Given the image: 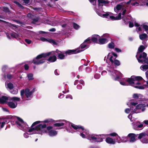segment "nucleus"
<instances>
[{
    "label": "nucleus",
    "mask_w": 148,
    "mask_h": 148,
    "mask_svg": "<svg viewBox=\"0 0 148 148\" xmlns=\"http://www.w3.org/2000/svg\"><path fill=\"white\" fill-rule=\"evenodd\" d=\"M17 120L16 121L15 123L17 127L21 130L27 132L23 135L25 138L29 137V135L34 134L42 135L47 132V130L45 129L46 127V124H39L34 128H29L28 125L22 119L18 117H17Z\"/></svg>",
    "instance_id": "obj_1"
},
{
    "label": "nucleus",
    "mask_w": 148,
    "mask_h": 148,
    "mask_svg": "<svg viewBox=\"0 0 148 148\" xmlns=\"http://www.w3.org/2000/svg\"><path fill=\"white\" fill-rule=\"evenodd\" d=\"M143 79L140 76H132L130 78H124L120 82V84L123 86L128 85L127 82L130 85L133 86L135 88L139 89H144V87L142 86L141 83L139 82Z\"/></svg>",
    "instance_id": "obj_2"
},
{
    "label": "nucleus",
    "mask_w": 148,
    "mask_h": 148,
    "mask_svg": "<svg viewBox=\"0 0 148 148\" xmlns=\"http://www.w3.org/2000/svg\"><path fill=\"white\" fill-rule=\"evenodd\" d=\"M70 126L75 130H78L81 133L80 136L83 138H86L89 140V138H90V136L92 134H90L88 130H85L84 128L79 125H77L73 123H70Z\"/></svg>",
    "instance_id": "obj_3"
},
{
    "label": "nucleus",
    "mask_w": 148,
    "mask_h": 148,
    "mask_svg": "<svg viewBox=\"0 0 148 148\" xmlns=\"http://www.w3.org/2000/svg\"><path fill=\"white\" fill-rule=\"evenodd\" d=\"M102 9L100 8L99 10L98 9L96 10V12L101 17L107 18L109 17L111 19L114 20H119L121 18V13H119L117 16L115 17L112 16V14L111 12H106L105 14H104V12L101 10Z\"/></svg>",
    "instance_id": "obj_4"
},
{
    "label": "nucleus",
    "mask_w": 148,
    "mask_h": 148,
    "mask_svg": "<svg viewBox=\"0 0 148 148\" xmlns=\"http://www.w3.org/2000/svg\"><path fill=\"white\" fill-rule=\"evenodd\" d=\"M145 47L141 45L138 49V51L136 56L137 59L139 63H144L148 64V58H147V54L145 52H143L142 54H140L139 57L138 56L139 53L141 52L145 49Z\"/></svg>",
    "instance_id": "obj_5"
},
{
    "label": "nucleus",
    "mask_w": 148,
    "mask_h": 148,
    "mask_svg": "<svg viewBox=\"0 0 148 148\" xmlns=\"http://www.w3.org/2000/svg\"><path fill=\"white\" fill-rule=\"evenodd\" d=\"M51 53L53 54L54 53V52H50L38 55L36 58L33 59V62L34 63L38 65L43 63L45 61L44 58L47 56H49Z\"/></svg>",
    "instance_id": "obj_6"
},
{
    "label": "nucleus",
    "mask_w": 148,
    "mask_h": 148,
    "mask_svg": "<svg viewBox=\"0 0 148 148\" xmlns=\"http://www.w3.org/2000/svg\"><path fill=\"white\" fill-rule=\"evenodd\" d=\"M107 70L109 72L110 75L112 79L115 80H117L119 79L120 77H122V74L119 71L108 66Z\"/></svg>",
    "instance_id": "obj_7"
},
{
    "label": "nucleus",
    "mask_w": 148,
    "mask_h": 148,
    "mask_svg": "<svg viewBox=\"0 0 148 148\" xmlns=\"http://www.w3.org/2000/svg\"><path fill=\"white\" fill-rule=\"evenodd\" d=\"M35 89H33L32 90L30 91V90L28 88L22 90L20 92L21 96L22 99H23L24 94L27 100H30L32 97V94L35 92Z\"/></svg>",
    "instance_id": "obj_8"
},
{
    "label": "nucleus",
    "mask_w": 148,
    "mask_h": 148,
    "mask_svg": "<svg viewBox=\"0 0 148 148\" xmlns=\"http://www.w3.org/2000/svg\"><path fill=\"white\" fill-rule=\"evenodd\" d=\"M145 1H147V0H130L125 3V6L128 7V5L130 4L134 6H137L139 5H143L145 4Z\"/></svg>",
    "instance_id": "obj_9"
},
{
    "label": "nucleus",
    "mask_w": 148,
    "mask_h": 148,
    "mask_svg": "<svg viewBox=\"0 0 148 148\" xmlns=\"http://www.w3.org/2000/svg\"><path fill=\"white\" fill-rule=\"evenodd\" d=\"M135 25L137 27L136 28V30L138 33L139 34H141L142 33H144V31H145L148 34V25H143L140 26L139 24L136 23H135Z\"/></svg>",
    "instance_id": "obj_10"
},
{
    "label": "nucleus",
    "mask_w": 148,
    "mask_h": 148,
    "mask_svg": "<svg viewBox=\"0 0 148 148\" xmlns=\"http://www.w3.org/2000/svg\"><path fill=\"white\" fill-rule=\"evenodd\" d=\"M106 136L107 135L105 134L92 135L90 136V138H89V140L97 142H102L103 139L106 138Z\"/></svg>",
    "instance_id": "obj_11"
},
{
    "label": "nucleus",
    "mask_w": 148,
    "mask_h": 148,
    "mask_svg": "<svg viewBox=\"0 0 148 148\" xmlns=\"http://www.w3.org/2000/svg\"><path fill=\"white\" fill-rule=\"evenodd\" d=\"M20 98L16 97H8L5 96H2L0 97V103L1 104L6 103L8 101H20Z\"/></svg>",
    "instance_id": "obj_12"
},
{
    "label": "nucleus",
    "mask_w": 148,
    "mask_h": 148,
    "mask_svg": "<svg viewBox=\"0 0 148 148\" xmlns=\"http://www.w3.org/2000/svg\"><path fill=\"white\" fill-rule=\"evenodd\" d=\"M138 138L141 139V142L143 143H148V135L145 133H141L138 134Z\"/></svg>",
    "instance_id": "obj_13"
},
{
    "label": "nucleus",
    "mask_w": 148,
    "mask_h": 148,
    "mask_svg": "<svg viewBox=\"0 0 148 148\" xmlns=\"http://www.w3.org/2000/svg\"><path fill=\"white\" fill-rule=\"evenodd\" d=\"M109 135L112 136H117V137L116 138V141L118 143L125 142L127 141V139L126 137H123L122 138V139H121L120 136L118 135L115 132L110 133Z\"/></svg>",
    "instance_id": "obj_14"
},
{
    "label": "nucleus",
    "mask_w": 148,
    "mask_h": 148,
    "mask_svg": "<svg viewBox=\"0 0 148 148\" xmlns=\"http://www.w3.org/2000/svg\"><path fill=\"white\" fill-rule=\"evenodd\" d=\"M117 56V55L112 52L109 53L107 57V60L108 59L111 62L112 64L114 63V60Z\"/></svg>",
    "instance_id": "obj_15"
},
{
    "label": "nucleus",
    "mask_w": 148,
    "mask_h": 148,
    "mask_svg": "<svg viewBox=\"0 0 148 148\" xmlns=\"http://www.w3.org/2000/svg\"><path fill=\"white\" fill-rule=\"evenodd\" d=\"M132 125L134 129L137 130H140V128L142 129L143 126V124L139 121L133 123Z\"/></svg>",
    "instance_id": "obj_16"
},
{
    "label": "nucleus",
    "mask_w": 148,
    "mask_h": 148,
    "mask_svg": "<svg viewBox=\"0 0 148 148\" xmlns=\"http://www.w3.org/2000/svg\"><path fill=\"white\" fill-rule=\"evenodd\" d=\"M91 42L90 38H88L85 40L84 42L81 45L80 47L82 49H84V50L86 49L88 47V44L91 43Z\"/></svg>",
    "instance_id": "obj_17"
},
{
    "label": "nucleus",
    "mask_w": 148,
    "mask_h": 148,
    "mask_svg": "<svg viewBox=\"0 0 148 148\" xmlns=\"http://www.w3.org/2000/svg\"><path fill=\"white\" fill-rule=\"evenodd\" d=\"M145 106V105L144 104H139L136 106L135 108L134 109V110L132 111L133 113H137L140 112V109L141 108H144Z\"/></svg>",
    "instance_id": "obj_18"
},
{
    "label": "nucleus",
    "mask_w": 148,
    "mask_h": 148,
    "mask_svg": "<svg viewBox=\"0 0 148 148\" xmlns=\"http://www.w3.org/2000/svg\"><path fill=\"white\" fill-rule=\"evenodd\" d=\"M133 108V107H131L130 109L129 108H127L125 110V112L127 114H128L130 113V112H131L130 113V114L128 116V117L131 121H133V120L132 119V115L134 113H135L133 112L132 111L134 110Z\"/></svg>",
    "instance_id": "obj_19"
},
{
    "label": "nucleus",
    "mask_w": 148,
    "mask_h": 148,
    "mask_svg": "<svg viewBox=\"0 0 148 148\" xmlns=\"http://www.w3.org/2000/svg\"><path fill=\"white\" fill-rule=\"evenodd\" d=\"M27 16L33 20V23H35L37 22L39 19L38 17H36L35 15L32 14L30 13H28L27 15Z\"/></svg>",
    "instance_id": "obj_20"
},
{
    "label": "nucleus",
    "mask_w": 148,
    "mask_h": 148,
    "mask_svg": "<svg viewBox=\"0 0 148 148\" xmlns=\"http://www.w3.org/2000/svg\"><path fill=\"white\" fill-rule=\"evenodd\" d=\"M8 102V106L11 108H15L17 106V104L16 103L17 101H9Z\"/></svg>",
    "instance_id": "obj_21"
},
{
    "label": "nucleus",
    "mask_w": 148,
    "mask_h": 148,
    "mask_svg": "<svg viewBox=\"0 0 148 148\" xmlns=\"http://www.w3.org/2000/svg\"><path fill=\"white\" fill-rule=\"evenodd\" d=\"M98 5L99 6H102L104 5H107L110 3L109 1L107 0H98Z\"/></svg>",
    "instance_id": "obj_22"
},
{
    "label": "nucleus",
    "mask_w": 148,
    "mask_h": 148,
    "mask_svg": "<svg viewBox=\"0 0 148 148\" xmlns=\"http://www.w3.org/2000/svg\"><path fill=\"white\" fill-rule=\"evenodd\" d=\"M52 52H54V53L50 54L49 55H52V56H51L48 59V61L51 62H54L56 60V57L55 55H56V52L53 51Z\"/></svg>",
    "instance_id": "obj_23"
},
{
    "label": "nucleus",
    "mask_w": 148,
    "mask_h": 148,
    "mask_svg": "<svg viewBox=\"0 0 148 148\" xmlns=\"http://www.w3.org/2000/svg\"><path fill=\"white\" fill-rule=\"evenodd\" d=\"M55 52H56V53H57L58 58L61 60L64 58L65 56L64 55L63 53L62 52L59 51L58 50H57Z\"/></svg>",
    "instance_id": "obj_24"
},
{
    "label": "nucleus",
    "mask_w": 148,
    "mask_h": 148,
    "mask_svg": "<svg viewBox=\"0 0 148 148\" xmlns=\"http://www.w3.org/2000/svg\"><path fill=\"white\" fill-rule=\"evenodd\" d=\"M138 134L136 135L134 134H128V137L130 138V141L131 142H133L136 141V140L135 138L137 136H138Z\"/></svg>",
    "instance_id": "obj_25"
},
{
    "label": "nucleus",
    "mask_w": 148,
    "mask_h": 148,
    "mask_svg": "<svg viewBox=\"0 0 148 148\" xmlns=\"http://www.w3.org/2000/svg\"><path fill=\"white\" fill-rule=\"evenodd\" d=\"M83 50H82L80 51H79L78 50H68L66 51L65 52V53L66 54L70 55L73 53H79L81 51H82Z\"/></svg>",
    "instance_id": "obj_26"
},
{
    "label": "nucleus",
    "mask_w": 148,
    "mask_h": 148,
    "mask_svg": "<svg viewBox=\"0 0 148 148\" xmlns=\"http://www.w3.org/2000/svg\"><path fill=\"white\" fill-rule=\"evenodd\" d=\"M124 10L123 7L121 5H118L114 8V10L116 12L121 11Z\"/></svg>",
    "instance_id": "obj_27"
},
{
    "label": "nucleus",
    "mask_w": 148,
    "mask_h": 148,
    "mask_svg": "<svg viewBox=\"0 0 148 148\" xmlns=\"http://www.w3.org/2000/svg\"><path fill=\"white\" fill-rule=\"evenodd\" d=\"M106 142L110 144H114L115 143V140L110 137H108L106 138Z\"/></svg>",
    "instance_id": "obj_28"
},
{
    "label": "nucleus",
    "mask_w": 148,
    "mask_h": 148,
    "mask_svg": "<svg viewBox=\"0 0 148 148\" xmlns=\"http://www.w3.org/2000/svg\"><path fill=\"white\" fill-rule=\"evenodd\" d=\"M100 38V36L97 35H94L92 36L90 40H92L94 42H97L98 40Z\"/></svg>",
    "instance_id": "obj_29"
},
{
    "label": "nucleus",
    "mask_w": 148,
    "mask_h": 148,
    "mask_svg": "<svg viewBox=\"0 0 148 148\" xmlns=\"http://www.w3.org/2000/svg\"><path fill=\"white\" fill-rule=\"evenodd\" d=\"M40 40L43 41V42H48L50 43H51L53 44H56V42L53 40L50 39L49 40H48L47 39L44 38V37H41L40 38Z\"/></svg>",
    "instance_id": "obj_30"
},
{
    "label": "nucleus",
    "mask_w": 148,
    "mask_h": 148,
    "mask_svg": "<svg viewBox=\"0 0 148 148\" xmlns=\"http://www.w3.org/2000/svg\"><path fill=\"white\" fill-rule=\"evenodd\" d=\"M48 135L51 136H53L56 135L57 134V132L55 130H51L48 132Z\"/></svg>",
    "instance_id": "obj_31"
},
{
    "label": "nucleus",
    "mask_w": 148,
    "mask_h": 148,
    "mask_svg": "<svg viewBox=\"0 0 148 148\" xmlns=\"http://www.w3.org/2000/svg\"><path fill=\"white\" fill-rule=\"evenodd\" d=\"M108 42L107 39L105 38H99V43L101 44H103Z\"/></svg>",
    "instance_id": "obj_32"
},
{
    "label": "nucleus",
    "mask_w": 148,
    "mask_h": 148,
    "mask_svg": "<svg viewBox=\"0 0 148 148\" xmlns=\"http://www.w3.org/2000/svg\"><path fill=\"white\" fill-rule=\"evenodd\" d=\"M141 34H140L139 38L141 40H143L146 38L147 37V35L145 33H142Z\"/></svg>",
    "instance_id": "obj_33"
},
{
    "label": "nucleus",
    "mask_w": 148,
    "mask_h": 148,
    "mask_svg": "<svg viewBox=\"0 0 148 148\" xmlns=\"http://www.w3.org/2000/svg\"><path fill=\"white\" fill-rule=\"evenodd\" d=\"M28 79L29 80H32L34 79L33 74L31 73H29L27 74Z\"/></svg>",
    "instance_id": "obj_34"
},
{
    "label": "nucleus",
    "mask_w": 148,
    "mask_h": 148,
    "mask_svg": "<svg viewBox=\"0 0 148 148\" xmlns=\"http://www.w3.org/2000/svg\"><path fill=\"white\" fill-rule=\"evenodd\" d=\"M140 68L141 70L144 71H145L148 69V65H142L140 66Z\"/></svg>",
    "instance_id": "obj_35"
},
{
    "label": "nucleus",
    "mask_w": 148,
    "mask_h": 148,
    "mask_svg": "<svg viewBox=\"0 0 148 148\" xmlns=\"http://www.w3.org/2000/svg\"><path fill=\"white\" fill-rule=\"evenodd\" d=\"M54 122V120L52 119H49L45 120L43 122L45 123H49L50 124H51L53 123Z\"/></svg>",
    "instance_id": "obj_36"
},
{
    "label": "nucleus",
    "mask_w": 148,
    "mask_h": 148,
    "mask_svg": "<svg viewBox=\"0 0 148 148\" xmlns=\"http://www.w3.org/2000/svg\"><path fill=\"white\" fill-rule=\"evenodd\" d=\"M133 97L135 99H138L139 98H141L142 97V95L140 94H134L133 95Z\"/></svg>",
    "instance_id": "obj_37"
},
{
    "label": "nucleus",
    "mask_w": 148,
    "mask_h": 148,
    "mask_svg": "<svg viewBox=\"0 0 148 148\" xmlns=\"http://www.w3.org/2000/svg\"><path fill=\"white\" fill-rule=\"evenodd\" d=\"M10 92L13 94H17L18 92V90L17 89L14 88L13 90L11 91Z\"/></svg>",
    "instance_id": "obj_38"
},
{
    "label": "nucleus",
    "mask_w": 148,
    "mask_h": 148,
    "mask_svg": "<svg viewBox=\"0 0 148 148\" xmlns=\"http://www.w3.org/2000/svg\"><path fill=\"white\" fill-rule=\"evenodd\" d=\"M7 87L9 89L11 90L13 88V85L11 83H9L7 84Z\"/></svg>",
    "instance_id": "obj_39"
},
{
    "label": "nucleus",
    "mask_w": 148,
    "mask_h": 148,
    "mask_svg": "<svg viewBox=\"0 0 148 148\" xmlns=\"http://www.w3.org/2000/svg\"><path fill=\"white\" fill-rule=\"evenodd\" d=\"M108 47L110 49H113L114 47V43L111 42L108 45Z\"/></svg>",
    "instance_id": "obj_40"
},
{
    "label": "nucleus",
    "mask_w": 148,
    "mask_h": 148,
    "mask_svg": "<svg viewBox=\"0 0 148 148\" xmlns=\"http://www.w3.org/2000/svg\"><path fill=\"white\" fill-rule=\"evenodd\" d=\"M73 27L76 29H78L80 28V26L79 25L75 23H73Z\"/></svg>",
    "instance_id": "obj_41"
},
{
    "label": "nucleus",
    "mask_w": 148,
    "mask_h": 148,
    "mask_svg": "<svg viewBox=\"0 0 148 148\" xmlns=\"http://www.w3.org/2000/svg\"><path fill=\"white\" fill-rule=\"evenodd\" d=\"M23 2L22 3V4L23 5H25L27 4H29L30 0H23Z\"/></svg>",
    "instance_id": "obj_42"
},
{
    "label": "nucleus",
    "mask_w": 148,
    "mask_h": 148,
    "mask_svg": "<svg viewBox=\"0 0 148 148\" xmlns=\"http://www.w3.org/2000/svg\"><path fill=\"white\" fill-rule=\"evenodd\" d=\"M64 125V123H55L54 124V125L56 127H60L61 126H62Z\"/></svg>",
    "instance_id": "obj_43"
},
{
    "label": "nucleus",
    "mask_w": 148,
    "mask_h": 148,
    "mask_svg": "<svg viewBox=\"0 0 148 148\" xmlns=\"http://www.w3.org/2000/svg\"><path fill=\"white\" fill-rule=\"evenodd\" d=\"M114 63L117 66H119L120 64L119 61L117 60H114Z\"/></svg>",
    "instance_id": "obj_44"
},
{
    "label": "nucleus",
    "mask_w": 148,
    "mask_h": 148,
    "mask_svg": "<svg viewBox=\"0 0 148 148\" xmlns=\"http://www.w3.org/2000/svg\"><path fill=\"white\" fill-rule=\"evenodd\" d=\"M42 121H37L34 122L32 125L31 127H33L35 125L40 123H42Z\"/></svg>",
    "instance_id": "obj_45"
},
{
    "label": "nucleus",
    "mask_w": 148,
    "mask_h": 148,
    "mask_svg": "<svg viewBox=\"0 0 148 148\" xmlns=\"http://www.w3.org/2000/svg\"><path fill=\"white\" fill-rule=\"evenodd\" d=\"M10 35L12 37L15 38H16L18 36L17 34L14 33H11Z\"/></svg>",
    "instance_id": "obj_46"
},
{
    "label": "nucleus",
    "mask_w": 148,
    "mask_h": 148,
    "mask_svg": "<svg viewBox=\"0 0 148 148\" xmlns=\"http://www.w3.org/2000/svg\"><path fill=\"white\" fill-rule=\"evenodd\" d=\"M5 124V122H0V130L3 127Z\"/></svg>",
    "instance_id": "obj_47"
},
{
    "label": "nucleus",
    "mask_w": 148,
    "mask_h": 148,
    "mask_svg": "<svg viewBox=\"0 0 148 148\" xmlns=\"http://www.w3.org/2000/svg\"><path fill=\"white\" fill-rule=\"evenodd\" d=\"M90 2L93 5H95L96 3V0H89Z\"/></svg>",
    "instance_id": "obj_48"
},
{
    "label": "nucleus",
    "mask_w": 148,
    "mask_h": 148,
    "mask_svg": "<svg viewBox=\"0 0 148 148\" xmlns=\"http://www.w3.org/2000/svg\"><path fill=\"white\" fill-rule=\"evenodd\" d=\"M25 42L28 44H29L32 42V41L29 39H25Z\"/></svg>",
    "instance_id": "obj_49"
},
{
    "label": "nucleus",
    "mask_w": 148,
    "mask_h": 148,
    "mask_svg": "<svg viewBox=\"0 0 148 148\" xmlns=\"http://www.w3.org/2000/svg\"><path fill=\"white\" fill-rule=\"evenodd\" d=\"M66 99H72L73 97L72 96L70 95H67L66 97Z\"/></svg>",
    "instance_id": "obj_50"
},
{
    "label": "nucleus",
    "mask_w": 148,
    "mask_h": 148,
    "mask_svg": "<svg viewBox=\"0 0 148 148\" xmlns=\"http://www.w3.org/2000/svg\"><path fill=\"white\" fill-rule=\"evenodd\" d=\"M95 78L96 79H98L100 77V75L99 74H97L95 75L94 76Z\"/></svg>",
    "instance_id": "obj_51"
},
{
    "label": "nucleus",
    "mask_w": 148,
    "mask_h": 148,
    "mask_svg": "<svg viewBox=\"0 0 148 148\" xmlns=\"http://www.w3.org/2000/svg\"><path fill=\"white\" fill-rule=\"evenodd\" d=\"M115 51L117 52H121V50L120 49L117 48H115Z\"/></svg>",
    "instance_id": "obj_52"
},
{
    "label": "nucleus",
    "mask_w": 148,
    "mask_h": 148,
    "mask_svg": "<svg viewBox=\"0 0 148 148\" xmlns=\"http://www.w3.org/2000/svg\"><path fill=\"white\" fill-rule=\"evenodd\" d=\"M53 128V127L52 126H48L47 127V129L48 131H50Z\"/></svg>",
    "instance_id": "obj_53"
},
{
    "label": "nucleus",
    "mask_w": 148,
    "mask_h": 148,
    "mask_svg": "<svg viewBox=\"0 0 148 148\" xmlns=\"http://www.w3.org/2000/svg\"><path fill=\"white\" fill-rule=\"evenodd\" d=\"M58 22H55L51 24L53 26H55L57 25Z\"/></svg>",
    "instance_id": "obj_54"
},
{
    "label": "nucleus",
    "mask_w": 148,
    "mask_h": 148,
    "mask_svg": "<svg viewBox=\"0 0 148 148\" xmlns=\"http://www.w3.org/2000/svg\"><path fill=\"white\" fill-rule=\"evenodd\" d=\"M130 103L131 105L133 106H135L137 104V103L136 102H130Z\"/></svg>",
    "instance_id": "obj_55"
},
{
    "label": "nucleus",
    "mask_w": 148,
    "mask_h": 148,
    "mask_svg": "<svg viewBox=\"0 0 148 148\" xmlns=\"http://www.w3.org/2000/svg\"><path fill=\"white\" fill-rule=\"evenodd\" d=\"M17 5L21 8H23V6L19 3H18Z\"/></svg>",
    "instance_id": "obj_56"
},
{
    "label": "nucleus",
    "mask_w": 148,
    "mask_h": 148,
    "mask_svg": "<svg viewBox=\"0 0 148 148\" xmlns=\"http://www.w3.org/2000/svg\"><path fill=\"white\" fill-rule=\"evenodd\" d=\"M17 5L21 8H23V6L19 3H18Z\"/></svg>",
    "instance_id": "obj_57"
},
{
    "label": "nucleus",
    "mask_w": 148,
    "mask_h": 148,
    "mask_svg": "<svg viewBox=\"0 0 148 148\" xmlns=\"http://www.w3.org/2000/svg\"><path fill=\"white\" fill-rule=\"evenodd\" d=\"M7 77L8 79H10L12 77V76L10 74H8L7 75Z\"/></svg>",
    "instance_id": "obj_58"
},
{
    "label": "nucleus",
    "mask_w": 148,
    "mask_h": 148,
    "mask_svg": "<svg viewBox=\"0 0 148 148\" xmlns=\"http://www.w3.org/2000/svg\"><path fill=\"white\" fill-rule=\"evenodd\" d=\"M24 68L25 70H27L28 69L29 66L27 64H25L24 65Z\"/></svg>",
    "instance_id": "obj_59"
},
{
    "label": "nucleus",
    "mask_w": 148,
    "mask_h": 148,
    "mask_svg": "<svg viewBox=\"0 0 148 148\" xmlns=\"http://www.w3.org/2000/svg\"><path fill=\"white\" fill-rule=\"evenodd\" d=\"M54 73L56 75H59V73L58 72L57 70H56L55 71Z\"/></svg>",
    "instance_id": "obj_60"
},
{
    "label": "nucleus",
    "mask_w": 148,
    "mask_h": 148,
    "mask_svg": "<svg viewBox=\"0 0 148 148\" xmlns=\"http://www.w3.org/2000/svg\"><path fill=\"white\" fill-rule=\"evenodd\" d=\"M144 123L146 125H148V120H145L143 121Z\"/></svg>",
    "instance_id": "obj_61"
},
{
    "label": "nucleus",
    "mask_w": 148,
    "mask_h": 148,
    "mask_svg": "<svg viewBox=\"0 0 148 148\" xmlns=\"http://www.w3.org/2000/svg\"><path fill=\"white\" fill-rule=\"evenodd\" d=\"M133 26H134V25H133V23H129V26L130 27H132Z\"/></svg>",
    "instance_id": "obj_62"
},
{
    "label": "nucleus",
    "mask_w": 148,
    "mask_h": 148,
    "mask_svg": "<svg viewBox=\"0 0 148 148\" xmlns=\"http://www.w3.org/2000/svg\"><path fill=\"white\" fill-rule=\"evenodd\" d=\"M66 130L68 132H71L72 133H73V131L70 128H67L66 129Z\"/></svg>",
    "instance_id": "obj_63"
},
{
    "label": "nucleus",
    "mask_w": 148,
    "mask_h": 148,
    "mask_svg": "<svg viewBox=\"0 0 148 148\" xmlns=\"http://www.w3.org/2000/svg\"><path fill=\"white\" fill-rule=\"evenodd\" d=\"M2 109L3 110V111H4L5 112H8V110L7 108H6L3 107V108H2Z\"/></svg>",
    "instance_id": "obj_64"
}]
</instances>
